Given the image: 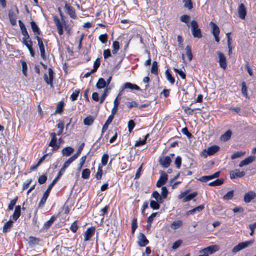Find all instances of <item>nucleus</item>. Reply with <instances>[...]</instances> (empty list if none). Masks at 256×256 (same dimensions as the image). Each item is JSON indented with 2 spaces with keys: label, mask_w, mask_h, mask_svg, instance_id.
Listing matches in <instances>:
<instances>
[{
  "label": "nucleus",
  "mask_w": 256,
  "mask_h": 256,
  "mask_svg": "<svg viewBox=\"0 0 256 256\" xmlns=\"http://www.w3.org/2000/svg\"><path fill=\"white\" fill-rule=\"evenodd\" d=\"M254 240H250L240 242L234 247V248L232 249V252L234 254L236 253L237 252L252 244L254 243Z\"/></svg>",
  "instance_id": "4"
},
{
  "label": "nucleus",
  "mask_w": 256,
  "mask_h": 256,
  "mask_svg": "<svg viewBox=\"0 0 256 256\" xmlns=\"http://www.w3.org/2000/svg\"><path fill=\"white\" fill-rule=\"evenodd\" d=\"M186 54L188 57L189 61L192 60V52L191 47L190 46H186Z\"/></svg>",
  "instance_id": "45"
},
{
  "label": "nucleus",
  "mask_w": 256,
  "mask_h": 256,
  "mask_svg": "<svg viewBox=\"0 0 256 256\" xmlns=\"http://www.w3.org/2000/svg\"><path fill=\"white\" fill-rule=\"evenodd\" d=\"M22 42L24 44L27 48H28L30 56L32 57H34L35 56V52L32 48V42L30 38H22Z\"/></svg>",
  "instance_id": "6"
},
{
  "label": "nucleus",
  "mask_w": 256,
  "mask_h": 256,
  "mask_svg": "<svg viewBox=\"0 0 256 256\" xmlns=\"http://www.w3.org/2000/svg\"><path fill=\"white\" fill-rule=\"evenodd\" d=\"M224 182V180L223 179H216L214 182H210L208 184L210 186H218L222 184Z\"/></svg>",
  "instance_id": "40"
},
{
  "label": "nucleus",
  "mask_w": 256,
  "mask_h": 256,
  "mask_svg": "<svg viewBox=\"0 0 256 256\" xmlns=\"http://www.w3.org/2000/svg\"><path fill=\"white\" fill-rule=\"evenodd\" d=\"M78 225L76 221H74L70 226V230L73 232H76L78 230Z\"/></svg>",
  "instance_id": "63"
},
{
  "label": "nucleus",
  "mask_w": 256,
  "mask_h": 256,
  "mask_svg": "<svg viewBox=\"0 0 256 256\" xmlns=\"http://www.w3.org/2000/svg\"><path fill=\"white\" fill-rule=\"evenodd\" d=\"M86 159V156H82L80 158V163L78 164V170H80L82 169V168L84 164L85 163Z\"/></svg>",
  "instance_id": "53"
},
{
  "label": "nucleus",
  "mask_w": 256,
  "mask_h": 256,
  "mask_svg": "<svg viewBox=\"0 0 256 256\" xmlns=\"http://www.w3.org/2000/svg\"><path fill=\"white\" fill-rule=\"evenodd\" d=\"M242 92L244 96L248 97L247 87L245 82H242Z\"/></svg>",
  "instance_id": "54"
},
{
  "label": "nucleus",
  "mask_w": 256,
  "mask_h": 256,
  "mask_svg": "<svg viewBox=\"0 0 256 256\" xmlns=\"http://www.w3.org/2000/svg\"><path fill=\"white\" fill-rule=\"evenodd\" d=\"M197 194H198L196 192H194L189 194L188 195L184 197V198L183 200V202H185L190 200L193 198L196 197L197 196Z\"/></svg>",
  "instance_id": "44"
},
{
  "label": "nucleus",
  "mask_w": 256,
  "mask_h": 256,
  "mask_svg": "<svg viewBox=\"0 0 256 256\" xmlns=\"http://www.w3.org/2000/svg\"><path fill=\"white\" fill-rule=\"evenodd\" d=\"M168 175L164 173L161 174L156 182V186L160 188L162 185L164 184L168 180Z\"/></svg>",
  "instance_id": "21"
},
{
  "label": "nucleus",
  "mask_w": 256,
  "mask_h": 256,
  "mask_svg": "<svg viewBox=\"0 0 256 256\" xmlns=\"http://www.w3.org/2000/svg\"><path fill=\"white\" fill-rule=\"evenodd\" d=\"M128 88L132 90H140V88L136 84H132L130 82H126L122 87L120 90V92L118 94V96H120L122 94V91H124L125 89Z\"/></svg>",
  "instance_id": "11"
},
{
  "label": "nucleus",
  "mask_w": 256,
  "mask_h": 256,
  "mask_svg": "<svg viewBox=\"0 0 256 256\" xmlns=\"http://www.w3.org/2000/svg\"><path fill=\"white\" fill-rule=\"evenodd\" d=\"M255 198H256V192L254 190H250L244 194V201L246 203H250Z\"/></svg>",
  "instance_id": "12"
},
{
  "label": "nucleus",
  "mask_w": 256,
  "mask_h": 256,
  "mask_svg": "<svg viewBox=\"0 0 256 256\" xmlns=\"http://www.w3.org/2000/svg\"><path fill=\"white\" fill-rule=\"evenodd\" d=\"M234 195V191L233 190L228 192L225 195L222 197V199L224 200H232Z\"/></svg>",
  "instance_id": "38"
},
{
  "label": "nucleus",
  "mask_w": 256,
  "mask_h": 256,
  "mask_svg": "<svg viewBox=\"0 0 256 256\" xmlns=\"http://www.w3.org/2000/svg\"><path fill=\"white\" fill-rule=\"evenodd\" d=\"M220 174V172H217L210 176H204L200 177L198 180L202 182H207L211 180L217 178L219 176Z\"/></svg>",
  "instance_id": "16"
},
{
  "label": "nucleus",
  "mask_w": 256,
  "mask_h": 256,
  "mask_svg": "<svg viewBox=\"0 0 256 256\" xmlns=\"http://www.w3.org/2000/svg\"><path fill=\"white\" fill-rule=\"evenodd\" d=\"M254 158H255L254 156H250L246 158L244 160L240 162L239 164V166L242 167L244 166L248 165L252 163V162L254 161Z\"/></svg>",
  "instance_id": "24"
},
{
  "label": "nucleus",
  "mask_w": 256,
  "mask_h": 256,
  "mask_svg": "<svg viewBox=\"0 0 256 256\" xmlns=\"http://www.w3.org/2000/svg\"><path fill=\"white\" fill-rule=\"evenodd\" d=\"M160 164L164 168H168L170 165L171 159L169 156H165L160 159Z\"/></svg>",
  "instance_id": "19"
},
{
  "label": "nucleus",
  "mask_w": 256,
  "mask_h": 256,
  "mask_svg": "<svg viewBox=\"0 0 256 256\" xmlns=\"http://www.w3.org/2000/svg\"><path fill=\"white\" fill-rule=\"evenodd\" d=\"M106 85V82L105 80L102 78L98 79V82L96 83V86L98 88H102L105 87Z\"/></svg>",
  "instance_id": "41"
},
{
  "label": "nucleus",
  "mask_w": 256,
  "mask_h": 256,
  "mask_svg": "<svg viewBox=\"0 0 256 256\" xmlns=\"http://www.w3.org/2000/svg\"><path fill=\"white\" fill-rule=\"evenodd\" d=\"M160 202H158L157 201L151 200L150 202V206L153 210H158L160 208Z\"/></svg>",
  "instance_id": "47"
},
{
  "label": "nucleus",
  "mask_w": 256,
  "mask_h": 256,
  "mask_svg": "<svg viewBox=\"0 0 256 256\" xmlns=\"http://www.w3.org/2000/svg\"><path fill=\"white\" fill-rule=\"evenodd\" d=\"M54 23L56 26L58 33L60 36L63 34V25L58 18L56 17L54 18Z\"/></svg>",
  "instance_id": "22"
},
{
  "label": "nucleus",
  "mask_w": 256,
  "mask_h": 256,
  "mask_svg": "<svg viewBox=\"0 0 256 256\" xmlns=\"http://www.w3.org/2000/svg\"><path fill=\"white\" fill-rule=\"evenodd\" d=\"M16 14L12 10H10L8 11V18L10 24L12 26H14L16 22V14H18V10L16 7Z\"/></svg>",
  "instance_id": "15"
},
{
  "label": "nucleus",
  "mask_w": 256,
  "mask_h": 256,
  "mask_svg": "<svg viewBox=\"0 0 256 256\" xmlns=\"http://www.w3.org/2000/svg\"><path fill=\"white\" fill-rule=\"evenodd\" d=\"M230 32H228L226 34V37L228 38V54L230 55L232 54V50L233 47L232 46V38L230 37Z\"/></svg>",
  "instance_id": "25"
},
{
  "label": "nucleus",
  "mask_w": 256,
  "mask_h": 256,
  "mask_svg": "<svg viewBox=\"0 0 256 256\" xmlns=\"http://www.w3.org/2000/svg\"><path fill=\"white\" fill-rule=\"evenodd\" d=\"M148 134H147L146 135L145 138L144 140L136 142L134 145L135 146H140L144 145L146 143V140L148 138Z\"/></svg>",
  "instance_id": "50"
},
{
  "label": "nucleus",
  "mask_w": 256,
  "mask_h": 256,
  "mask_svg": "<svg viewBox=\"0 0 256 256\" xmlns=\"http://www.w3.org/2000/svg\"><path fill=\"white\" fill-rule=\"evenodd\" d=\"M47 180V176L45 174L42 175L38 179V182L40 184H44Z\"/></svg>",
  "instance_id": "62"
},
{
  "label": "nucleus",
  "mask_w": 256,
  "mask_h": 256,
  "mask_svg": "<svg viewBox=\"0 0 256 256\" xmlns=\"http://www.w3.org/2000/svg\"><path fill=\"white\" fill-rule=\"evenodd\" d=\"M80 92V90H76L71 94L70 96V98L72 101L76 100L79 94V93Z\"/></svg>",
  "instance_id": "52"
},
{
  "label": "nucleus",
  "mask_w": 256,
  "mask_h": 256,
  "mask_svg": "<svg viewBox=\"0 0 256 256\" xmlns=\"http://www.w3.org/2000/svg\"><path fill=\"white\" fill-rule=\"evenodd\" d=\"M152 74L157 75L158 74V62L156 61L152 62V66L150 69Z\"/></svg>",
  "instance_id": "35"
},
{
  "label": "nucleus",
  "mask_w": 256,
  "mask_h": 256,
  "mask_svg": "<svg viewBox=\"0 0 256 256\" xmlns=\"http://www.w3.org/2000/svg\"><path fill=\"white\" fill-rule=\"evenodd\" d=\"M232 135V132L230 130H228L220 136V140L224 142H226L230 139Z\"/></svg>",
  "instance_id": "29"
},
{
  "label": "nucleus",
  "mask_w": 256,
  "mask_h": 256,
  "mask_svg": "<svg viewBox=\"0 0 256 256\" xmlns=\"http://www.w3.org/2000/svg\"><path fill=\"white\" fill-rule=\"evenodd\" d=\"M230 175L231 179H235L244 176L245 172L244 171H240L239 169H235L230 172Z\"/></svg>",
  "instance_id": "14"
},
{
  "label": "nucleus",
  "mask_w": 256,
  "mask_h": 256,
  "mask_svg": "<svg viewBox=\"0 0 256 256\" xmlns=\"http://www.w3.org/2000/svg\"><path fill=\"white\" fill-rule=\"evenodd\" d=\"M180 20L182 22L188 24L190 20V16L188 15H182L180 17Z\"/></svg>",
  "instance_id": "64"
},
{
  "label": "nucleus",
  "mask_w": 256,
  "mask_h": 256,
  "mask_svg": "<svg viewBox=\"0 0 256 256\" xmlns=\"http://www.w3.org/2000/svg\"><path fill=\"white\" fill-rule=\"evenodd\" d=\"M30 24L32 29L33 32H34V34H36V36L39 35L40 33V28L38 27V25L36 24V23L34 21H32Z\"/></svg>",
  "instance_id": "30"
},
{
  "label": "nucleus",
  "mask_w": 256,
  "mask_h": 256,
  "mask_svg": "<svg viewBox=\"0 0 256 256\" xmlns=\"http://www.w3.org/2000/svg\"><path fill=\"white\" fill-rule=\"evenodd\" d=\"M138 244L140 246H144L148 244V240L146 239L144 234L140 233L138 237Z\"/></svg>",
  "instance_id": "20"
},
{
  "label": "nucleus",
  "mask_w": 256,
  "mask_h": 256,
  "mask_svg": "<svg viewBox=\"0 0 256 256\" xmlns=\"http://www.w3.org/2000/svg\"><path fill=\"white\" fill-rule=\"evenodd\" d=\"M168 191L166 186H162V188L161 194L163 198H166L167 196Z\"/></svg>",
  "instance_id": "61"
},
{
  "label": "nucleus",
  "mask_w": 256,
  "mask_h": 256,
  "mask_svg": "<svg viewBox=\"0 0 256 256\" xmlns=\"http://www.w3.org/2000/svg\"><path fill=\"white\" fill-rule=\"evenodd\" d=\"M184 3V6L188 8V10L192 8V4L191 0H182Z\"/></svg>",
  "instance_id": "49"
},
{
  "label": "nucleus",
  "mask_w": 256,
  "mask_h": 256,
  "mask_svg": "<svg viewBox=\"0 0 256 256\" xmlns=\"http://www.w3.org/2000/svg\"><path fill=\"white\" fill-rule=\"evenodd\" d=\"M13 222V221L12 220H9L8 222H6L3 226V232H6L9 230L12 226Z\"/></svg>",
  "instance_id": "36"
},
{
  "label": "nucleus",
  "mask_w": 256,
  "mask_h": 256,
  "mask_svg": "<svg viewBox=\"0 0 256 256\" xmlns=\"http://www.w3.org/2000/svg\"><path fill=\"white\" fill-rule=\"evenodd\" d=\"M174 70L176 73L179 74V76L181 77L182 79L186 78V74L182 70H179L178 69L176 68H174Z\"/></svg>",
  "instance_id": "58"
},
{
  "label": "nucleus",
  "mask_w": 256,
  "mask_h": 256,
  "mask_svg": "<svg viewBox=\"0 0 256 256\" xmlns=\"http://www.w3.org/2000/svg\"><path fill=\"white\" fill-rule=\"evenodd\" d=\"M56 217L54 216H51L50 218L44 224V227L46 228H49L51 225L52 224V223L54 222V221L56 220Z\"/></svg>",
  "instance_id": "42"
},
{
  "label": "nucleus",
  "mask_w": 256,
  "mask_h": 256,
  "mask_svg": "<svg viewBox=\"0 0 256 256\" xmlns=\"http://www.w3.org/2000/svg\"><path fill=\"white\" fill-rule=\"evenodd\" d=\"M94 118L92 116H86L84 120V124L86 126H91L94 122Z\"/></svg>",
  "instance_id": "31"
},
{
  "label": "nucleus",
  "mask_w": 256,
  "mask_h": 256,
  "mask_svg": "<svg viewBox=\"0 0 256 256\" xmlns=\"http://www.w3.org/2000/svg\"><path fill=\"white\" fill-rule=\"evenodd\" d=\"M108 159V154H104L102 156L101 162L102 166H104L107 164Z\"/></svg>",
  "instance_id": "56"
},
{
  "label": "nucleus",
  "mask_w": 256,
  "mask_h": 256,
  "mask_svg": "<svg viewBox=\"0 0 256 256\" xmlns=\"http://www.w3.org/2000/svg\"><path fill=\"white\" fill-rule=\"evenodd\" d=\"M84 144L82 143L79 147V148H78V151L77 152L74 154L72 156L76 158V159L78 158V157L80 156V154L83 148H84Z\"/></svg>",
  "instance_id": "57"
},
{
  "label": "nucleus",
  "mask_w": 256,
  "mask_h": 256,
  "mask_svg": "<svg viewBox=\"0 0 256 256\" xmlns=\"http://www.w3.org/2000/svg\"><path fill=\"white\" fill-rule=\"evenodd\" d=\"M152 196L158 202L162 203L163 202L162 197L157 191H154L152 192Z\"/></svg>",
  "instance_id": "32"
},
{
  "label": "nucleus",
  "mask_w": 256,
  "mask_h": 256,
  "mask_svg": "<svg viewBox=\"0 0 256 256\" xmlns=\"http://www.w3.org/2000/svg\"><path fill=\"white\" fill-rule=\"evenodd\" d=\"M60 176H59V174H58V176H57V177H56L52 180V183L49 185L47 190L44 194L43 196L39 203V206H42L46 203V199L48 198L49 196V194L50 193L51 189L54 186V184L60 178Z\"/></svg>",
  "instance_id": "1"
},
{
  "label": "nucleus",
  "mask_w": 256,
  "mask_h": 256,
  "mask_svg": "<svg viewBox=\"0 0 256 256\" xmlns=\"http://www.w3.org/2000/svg\"><path fill=\"white\" fill-rule=\"evenodd\" d=\"M216 54L218 56V62L220 67L224 70H226L227 67L226 57L223 53L220 51L216 52Z\"/></svg>",
  "instance_id": "5"
},
{
  "label": "nucleus",
  "mask_w": 256,
  "mask_h": 256,
  "mask_svg": "<svg viewBox=\"0 0 256 256\" xmlns=\"http://www.w3.org/2000/svg\"><path fill=\"white\" fill-rule=\"evenodd\" d=\"M96 228L94 226H91L88 228L84 234V241L86 242L90 240L91 237L94 234Z\"/></svg>",
  "instance_id": "13"
},
{
  "label": "nucleus",
  "mask_w": 256,
  "mask_h": 256,
  "mask_svg": "<svg viewBox=\"0 0 256 256\" xmlns=\"http://www.w3.org/2000/svg\"><path fill=\"white\" fill-rule=\"evenodd\" d=\"M74 151V149L70 147H66L62 149V152L63 156H70Z\"/></svg>",
  "instance_id": "28"
},
{
  "label": "nucleus",
  "mask_w": 256,
  "mask_h": 256,
  "mask_svg": "<svg viewBox=\"0 0 256 256\" xmlns=\"http://www.w3.org/2000/svg\"><path fill=\"white\" fill-rule=\"evenodd\" d=\"M191 30L194 38H201L202 36L200 30L198 28V22L196 20H192L190 22Z\"/></svg>",
  "instance_id": "3"
},
{
  "label": "nucleus",
  "mask_w": 256,
  "mask_h": 256,
  "mask_svg": "<svg viewBox=\"0 0 256 256\" xmlns=\"http://www.w3.org/2000/svg\"><path fill=\"white\" fill-rule=\"evenodd\" d=\"M90 174V170L88 168L83 170L82 173V178L84 179H88Z\"/></svg>",
  "instance_id": "43"
},
{
  "label": "nucleus",
  "mask_w": 256,
  "mask_h": 256,
  "mask_svg": "<svg viewBox=\"0 0 256 256\" xmlns=\"http://www.w3.org/2000/svg\"><path fill=\"white\" fill-rule=\"evenodd\" d=\"M36 38L38 40V46L40 52L41 57L42 58L43 60H46V56L45 54V50L42 40L38 36H36Z\"/></svg>",
  "instance_id": "9"
},
{
  "label": "nucleus",
  "mask_w": 256,
  "mask_h": 256,
  "mask_svg": "<svg viewBox=\"0 0 256 256\" xmlns=\"http://www.w3.org/2000/svg\"><path fill=\"white\" fill-rule=\"evenodd\" d=\"M165 74L167 80L171 84H174V83L175 80L174 78H173L172 74H170L169 70H167L165 72Z\"/></svg>",
  "instance_id": "39"
},
{
  "label": "nucleus",
  "mask_w": 256,
  "mask_h": 256,
  "mask_svg": "<svg viewBox=\"0 0 256 256\" xmlns=\"http://www.w3.org/2000/svg\"><path fill=\"white\" fill-rule=\"evenodd\" d=\"M57 127L59 129L58 131L57 132V134L58 136H60L62 133L64 128V122L62 121H59L57 125Z\"/></svg>",
  "instance_id": "48"
},
{
  "label": "nucleus",
  "mask_w": 256,
  "mask_h": 256,
  "mask_svg": "<svg viewBox=\"0 0 256 256\" xmlns=\"http://www.w3.org/2000/svg\"><path fill=\"white\" fill-rule=\"evenodd\" d=\"M102 167L100 166H98V171L96 174V178L97 180H100L102 178Z\"/></svg>",
  "instance_id": "55"
},
{
  "label": "nucleus",
  "mask_w": 256,
  "mask_h": 256,
  "mask_svg": "<svg viewBox=\"0 0 256 256\" xmlns=\"http://www.w3.org/2000/svg\"><path fill=\"white\" fill-rule=\"evenodd\" d=\"M56 134L54 132H52L50 134V136L52 138L51 140L50 141L48 146L52 148L54 150H58L60 148V144H56L57 138L56 137Z\"/></svg>",
  "instance_id": "10"
},
{
  "label": "nucleus",
  "mask_w": 256,
  "mask_h": 256,
  "mask_svg": "<svg viewBox=\"0 0 256 256\" xmlns=\"http://www.w3.org/2000/svg\"><path fill=\"white\" fill-rule=\"evenodd\" d=\"M246 152L242 151H239L234 152L231 156V159L234 160L238 158H240L244 155Z\"/></svg>",
  "instance_id": "46"
},
{
  "label": "nucleus",
  "mask_w": 256,
  "mask_h": 256,
  "mask_svg": "<svg viewBox=\"0 0 256 256\" xmlns=\"http://www.w3.org/2000/svg\"><path fill=\"white\" fill-rule=\"evenodd\" d=\"M76 158L73 156L70 158L64 164L63 166L60 170L58 174L59 176H62L64 172L66 169L70 165V164Z\"/></svg>",
  "instance_id": "17"
},
{
  "label": "nucleus",
  "mask_w": 256,
  "mask_h": 256,
  "mask_svg": "<svg viewBox=\"0 0 256 256\" xmlns=\"http://www.w3.org/2000/svg\"><path fill=\"white\" fill-rule=\"evenodd\" d=\"M182 225V222L180 220L174 221L170 225V228L173 230H176Z\"/></svg>",
  "instance_id": "34"
},
{
  "label": "nucleus",
  "mask_w": 256,
  "mask_h": 256,
  "mask_svg": "<svg viewBox=\"0 0 256 256\" xmlns=\"http://www.w3.org/2000/svg\"><path fill=\"white\" fill-rule=\"evenodd\" d=\"M220 149L219 146L216 145H214L208 147L206 149H204L202 152V156L204 158H206L208 156H212L216 152H218Z\"/></svg>",
  "instance_id": "2"
},
{
  "label": "nucleus",
  "mask_w": 256,
  "mask_h": 256,
  "mask_svg": "<svg viewBox=\"0 0 256 256\" xmlns=\"http://www.w3.org/2000/svg\"><path fill=\"white\" fill-rule=\"evenodd\" d=\"M114 118L112 116H109L106 121V122L104 124V125L102 128V132L104 133L105 131H106L108 128L109 124L112 122Z\"/></svg>",
  "instance_id": "33"
},
{
  "label": "nucleus",
  "mask_w": 256,
  "mask_h": 256,
  "mask_svg": "<svg viewBox=\"0 0 256 256\" xmlns=\"http://www.w3.org/2000/svg\"><path fill=\"white\" fill-rule=\"evenodd\" d=\"M157 212H153L150 216H149L147 220V222L150 224V226H151V224L154 220V218L156 216Z\"/></svg>",
  "instance_id": "60"
},
{
  "label": "nucleus",
  "mask_w": 256,
  "mask_h": 256,
  "mask_svg": "<svg viewBox=\"0 0 256 256\" xmlns=\"http://www.w3.org/2000/svg\"><path fill=\"white\" fill-rule=\"evenodd\" d=\"M99 40L102 44L106 43L108 40V35L106 34L100 35Z\"/></svg>",
  "instance_id": "59"
},
{
  "label": "nucleus",
  "mask_w": 256,
  "mask_h": 256,
  "mask_svg": "<svg viewBox=\"0 0 256 256\" xmlns=\"http://www.w3.org/2000/svg\"><path fill=\"white\" fill-rule=\"evenodd\" d=\"M64 8L66 10L70 18H76V12L74 8L68 4L64 6Z\"/></svg>",
  "instance_id": "23"
},
{
  "label": "nucleus",
  "mask_w": 256,
  "mask_h": 256,
  "mask_svg": "<svg viewBox=\"0 0 256 256\" xmlns=\"http://www.w3.org/2000/svg\"><path fill=\"white\" fill-rule=\"evenodd\" d=\"M48 76L45 74L44 76V78L46 82L48 84H50L51 87H52V82L54 79V72L51 68H49L48 70Z\"/></svg>",
  "instance_id": "7"
},
{
  "label": "nucleus",
  "mask_w": 256,
  "mask_h": 256,
  "mask_svg": "<svg viewBox=\"0 0 256 256\" xmlns=\"http://www.w3.org/2000/svg\"><path fill=\"white\" fill-rule=\"evenodd\" d=\"M219 250V246L217 245H212L209 246L202 250L204 253L202 256H208L209 254H213Z\"/></svg>",
  "instance_id": "8"
},
{
  "label": "nucleus",
  "mask_w": 256,
  "mask_h": 256,
  "mask_svg": "<svg viewBox=\"0 0 256 256\" xmlns=\"http://www.w3.org/2000/svg\"><path fill=\"white\" fill-rule=\"evenodd\" d=\"M210 25L212 28V32L213 35L219 34L220 32V28L218 26L213 22H210Z\"/></svg>",
  "instance_id": "26"
},
{
  "label": "nucleus",
  "mask_w": 256,
  "mask_h": 256,
  "mask_svg": "<svg viewBox=\"0 0 256 256\" xmlns=\"http://www.w3.org/2000/svg\"><path fill=\"white\" fill-rule=\"evenodd\" d=\"M204 208V205H203V204L200 205V206L189 210L188 212V214H194L196 212H200Z\"/></svg>",
  "instance_id": "37"
},
{
  "label": "nucleus",
  "mask_w": 256,
  "mask_h": 256,
  "mask_svg": "<svg viewBox=\"0 0 256 256\" xmlns=\"http://www.w3.org/2000/svg\"><path fill=\"white\" fill-rule=\"evenodd\" d=\"M63 107H64V102H60L56 106V110L55 113L60 114L62 111Z\"/></svg>",
  "instance_id": "51"
},
{
  "label": "nucleus",
  "mask_w": 256,
  "mask_h": 256,
  "mask_svg": "<svg viewBox=\"0 0 256 256\" xmlns=\"http://www.w3.org/2000/svg\"><path fill=\"white\" fill-rule=\"evenodd\" d=\"M20 206H17L15 207L14 212L12 216V219L16 220L20 216Z\"/></svg>",
  "instance_id": "27"
},
{
  "label": "nucleus",
  "mask_w": 256,
  "mask_h": 256,
  "mask_svg": "<svg viewBox=\"0 0 256 256\" xmlns=\"http://www.w3.org/2000/svg\"><path fill=\"white\" fill-rule=\"evenodd\" d=\"M238 14L239 17L241 19L244 20L245 18L246 14V10L244 5L243 4H240L238 8Z\"/></svg>",
  "instance_id": "18"
}]
</instances>
